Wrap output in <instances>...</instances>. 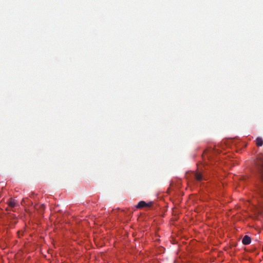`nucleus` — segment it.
I'll use <instances>...</instances> for the list:
<instances>
[{"label": "nucleus", "instance_id": "nucleus-1", "mask_svg": "<svg viewBox=\"0 0 263 263\" xmlns=\"http://www.w3.org/2000/svg\"><path fill=\"white\" fill-rule=\"evenodd\" d=\"M257 172L260 180L263 182V160L257 164Z\"/></svg>", "mask_w": 263, "mask_h": 263}, {"label": "nucleus", "instance_id": "nucleus-2", "mask_svg": "<svg viewBox=\"0 0 263 263\" xmlns=\"http://www.w3.org/2000/svg\"><path fill=\"white\" fill-rule=\"evenodd\" d=\"M152 202L146 203L144 201H140L136 205V208L137 209H141L144 207H149L152 205Z\"/></svg>", "mask_w": 263, "mask_h": 263}, {"label": "nucleus", "instance_id": "nucleus-3", "mask_svg": "<svg viewBox=\"0 0 263 263\" xmlns=\"http://www.w3.org/2000/svg\"><path fill=\"white\" fill-rule=\"evenodd\" d=\"M251 239L250 237L246 235L244 236V237L242 238V242L244 245H249L251 243Z\"/></svg>", "mask_w": 263, "mask_h": 263}, {"label": "nucleus", "instance_id": "nucleus-4", "mask_svg": "<svg viewBox=\"0 0 263 263\" xmlns=\"http://www.w3.org/2000/svg\"><path fill=\"white\" fill-rule=\"evenodd\" d=\"M193 175L196 181H200L202 180L203 177L201 174L199 173H194Z\"/></svg>", "mask_w": 263, "mask_h": 263}, {"label": "nucleus", "instance_id": "nucleus-5", "mask_svg": "<svg viewBox=\"0 0 263 263\" xmlns=\"http://www.w3.org/2000/svg\"><path fill=\"white\" fill-rule=\"evenodd\" d=\"M256 144L258 146H261L263 144V140L260 137H257L255 140Z\"/></svg>", "mask_w": 263, "mask_h": 263}, {"label": "nucleus", "instance_id": "nucleus-6", "mask_svg": "<svg viewBox=\"0 0 263 263\" xmlns=\"http://www.w3.org/2000/svg\"><path fill=\"white\" fill-rule=\"evenodd\" d=\"M8 204L9 206L13 208L16 206V203L14 200L11 199V200L8 202Z\"/></svg>", "mask_w": 263, "mask_h": 263}]
</instances>
